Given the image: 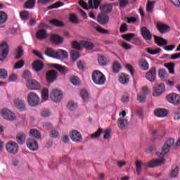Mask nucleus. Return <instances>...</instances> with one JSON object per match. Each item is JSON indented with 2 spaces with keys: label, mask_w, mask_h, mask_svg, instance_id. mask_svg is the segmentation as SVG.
<instances>
[{
  "label": "nucleus",
  "mask_w": 180,
  "mask_h": 180,
  "mask_svg": "<svg viewBox=\"0 0 180 180\" xmlns=\"http://www.w3.org/2000/svg\"><path fill=\"white\" fill-rule=\"evenodd\" d=\"M165 67L167 68L169 74H175V63H168L165 64Z\"/></svg>",
  "instance_id": "nucleus-38"
},
{
  "label": "nucleus",
  "mask_w": 180,
  "mask_h": 180,
  "mask_svg": "<svg viewBox=\"0 0 180 180\" xmlns=\"http://www.w3.org/2000/svg\"><path fill=\"white\" fill-rule=\"evenodd\" d=\"M146 78L148 81L150 82H154L155 81V78H157V68L155 67H153L146 74Z\"/></svg>",
  "instance_id": "nucleus-12"
},
{
  "label": "nucleus",
  "mask_w": 180,
  "mask_h": 180,
  "mask_svg": "<svg viewBox=\"0 0 180 180\" xmlns=\"http://www.w3.org/2000/svg\"><path fill=\"white\" fill-rule=\"evenodd\" d=\"M120 46H121V47H123L124 50H131V49H133L131 44H128L127 42H125L124 41L120 43Z\"/></svg>",
  "instance_id": "nucleus-49"
},
{
  "label": "nucleus",
  "mask_w": 180,
  "mask_h": 180,
  "mask_svg": "<svg viewBox=\"0 0 180 180\" xmlns=\"http://www.w3.org/2000/svg\"><path fill=\"white\" fill-rule=\"evenodd\" d=\"M164 162H165V159H162V160L155 159L149 162L148 163V167H149V168H154L155 167L162 165Z\"/></svg>",
  "instance_id": "nucleus-21"
},
{
  "label": "nucleus",
  "mask_w": 180,
  "mask_h": 180,
  "mask_svg": "<svg viewBox=\"0 0 180 180\" xmlns=\"http://www.w3.org/2000/svg\"><path fill=\"white\" fill-rule=\"evenodd\" d=\"M141 34L146 41H151L153 40V34L146 27H143L141 29Z\"/></svg>",
  "instance_id": "nucleus-11"
},
{
  "label": "nucleus",
  "mask_w": 180,
  "mask_h": 180,
  "mask_svg": "<svg viewBox=\"0 0 180 180\" xmlns=\"http://www.w3.org/2000/svg\"><path fill=\"white\" fill-rule=\"evenodd\" d=\"M27 101L30 106H37L40 102V98L34 92L28 94Z\"/></svg>",
  "instance_id": "nucleus-6"
},
{
  "label": "nucleus",
  "mask_w": 180,
  "mask_h": 180,
  "mask_svg": "<svg viewBox=\"0 0 180 180\" xmlns=\"http://www.w3.org/2000/svg\"><path fill=\"white\" fill-rule=\"evenodd\" d=\"M70 20L72 23H75V25H78V23H79V21L78 20V18L75 14H70Z\"/></svg>",
  "instance_id": "nucleus-57"
},
{
  "label": "nucleus",
  "mask_w": 180,
  "mask_h": 180,
  "mask_svg": "<svg viewBox=\"0 0 180 180\" xmlns=\"http://www.w3.org/2000/svg\"><path fill=\"white\" fill-rule=\"evenodd\" d=\"M101 12H105V13H110L113 11V6L112 4H105L100 6Z\"/></svg>",
  "instance_id": "nucleus-30"
},
{
  "label": "nucleus",
  "mask_w": 180,
  "mask_h": 180,
  "mask_svg": "<svg viewBox=\"0 0 180 180\" xmlns=\"http://www.w3.org/2000/svg\"><path fill=\"white\" fill-rule=\"evenodd\" d=\"M51 67L53 68H55V70H58V71H59V72L62 73L63 75H65V74H67L68 70H67V67L65 66L53 63L52 64Z\"/></svg>",
  "instance_id": "nucleus-27"
},
{
  "label": "nucleus",
  "mask_w": 180,
  "mask_h": 180,
  "mask_svg": "<svg viewBox=\"0 0 180 180\" xmlns=\"http://www.w3.org/2000/svg\"><path fill=\"white\" fill-rule=\"evenodd\" d=\"M35 4L36 1L28 0L24 4V8L25 9H33V8H34Z\"/></svg>",
  "instance_id": "nucleus-37"
},
{
  "label": "nucleus",
  "mask_w": 180,
  "mask_h": 180,
  "mask_svg": "<svg viewBox=\"0 0 180 180\" xmlns=\"http://www.w3.org/2000/svg\"><path fill=\"white\" fill-rule=\"evenodd\" d=\"M98 61L100 65L106 66L109 64V59L105 56H98Z\"/></svg>",
  "instance_id": "nucleus-31"
},
{
  "label": "nucleus",
  "mask_w": 180,
  "mask_h": 180,
  "mask_svg": "<svg viewBox=\"0 0 180 180\" xmlns=\"http://www.w3.org/2000/svg\"><path fill=\"white\" fill-rule=\"evenodd\" d=\"M23 65H25V60L21 59L15 64L14 70H19L22 68Z\"/></svg>",
  "instance_id": "nucleus-55"
},
{
  "label": "nucleus",
  "mask_w": 180,
  "mask_h": 180,
  "mask_svg": "<svg viewBox=\"0 0 180 180\" xmlns=\"http://www.w3.org/2000/svg\"><path fill=\"white\" fill-rule=\"evenodd\" d=\"M79 5L83 8V9H94V1L92 0H89V6L84 0H79Z\"/></svg>",
  "instance_id": "nucleus-24"
},
{
  "label": "nucleus",
  "mask_w": 180,
  "mask_h": 180,
  "mask_svg": "<svg viewBox=\"0 0 180 180\" xmlns=\"http://www.w3.org/2000/svg\"><path fill=\"white\" fill-rule=\"evenodd\" d=\"M139 65L141 70H143V71H147V70L150 68L148 62L146 59H141L139 62Z\"/></svg>",
  "instance_id": "nucleus-29"
},
{
  "label": "nucleus",
  "mask_w": 180,
  "mask_h": 180,
  "mask_svg": "<svg viewBox=\"0 0 180 180\" xmlns=\"http://www.w3.org/2000/svg\"><path fill=\"white\" fill-rule=\"evenodd\" d=\"M46 79L49 84L53 83L56 79H57V72L56 70L47 72L46 75Z\"/></svg>",
  "instance_id": "nucleus-15"
},
{
  "label": "nucleus",
  "mask_w": 180,
  "mask_h": 180,
  "mask_svg": "<svg viewBox=\"0 0 180 180\" xmlns=\"http://www.w3.org/2000/svg\"><path fill=\"white\" fill-rule=\"evenodd\" d=\"M97 22L100 25H106L109 22V15L105 13H100L97 17Z\"/></svg>",
  "instance_id": "nucleus-17"
},
{
  "label": "nucleus",
  "mask_w": 180,
  "mask_h": 180,
  "mask_svg": "<svg viewBox=\"0 0 180 180\" xmlns=\"http://www.w3.org/2000/svg\"><path fill=\"white\" fill-rule=\"evenodd\" d=\"M129 30V28L127 27V24L125 22L122 23L120 27V33H126Z\"/></svg>",
  "instance_id": "nucleus-61"
},
{
  "label": "nucleus",
  "mask_w": 180,
  "mask_h": 180,
  "mask_svg": "<svg viewBox=\"0 0 180 180\" xmlns=\"http://www.w3.org/2000/svg\"><path fill=\"white\" fill-rule=\"evenodd\" d=\"M30 136L31 137H34V139H37L38 140L41 138V135L40 134V131L36 129H30Z\"/></svg>",
  "instance_id": "nucleus-34"
},
{
  "label": "nucleus",
  "mask_w": 180,
  "mask_h": 180,
  "mask_svg": "<svg viewBox=\"0 0 180 180\" xmlns=\"http://www.w3.org/2000/svg\"><path fill=\"white\" fill-rule=\"evenodd\" d=\"M41 115L42 117H49L51 115V112L50 110L45 109L41 111Z\"/></svg>",
  "instance_id": "nucleus-64"
},
{
  "label": "nucleus",
  "mask_w": 180,
  "mask_h": 180,
  "mask_svg": "<svg viewBox=\"0 0 180 180\" xmlns=\"http://www.w3.org/2000/svg\"><path fill=\"white\" fill-rule=\"evenodd\" d=\"M158 77L162 81H165L169 77L168 72L165 69H160L158 71Z\"/></svg>",
  "instance_id": "nucleus-33"
},
{
  "label": "nucleus",
  "mask_w": 180,
  "mask_h": 180,
  "mask_svg": "<svg viewBox=\"0 0 180 180\" xmlns=\"http://www.w3.org/2000/svg\"><path fill=\"white\" fill-rule=\"evenodd\" d=\"M20 16L21 18V19H22V20H27V19H29V11H22L20 13Z\"/></svg>",
  "instance_id": "nucleus-58"
},
{
  "label": "nucleus",
  "mask_w": 180,
  "mask_h": 180,
  "mask_svg": "<svg viewBox=\"0 0 180 180\" xmlns=\"http://www.w3.org/2000/svg\"><path fill=\"white\" fill-rule=\"evenodd\" d=\"M70 82L72 84V85L78 86V85L81 84V80H79L78 77L73 76L70 79Z\"/></svg>",
  "instance_id": "nucleus-48"
},
{
  "label": "nucleus",
  "mask_w": 180,
  "mask_h": 180,
  "mask_svg": "<svg viewBox=\"0 0 180 180\" xmlns=\"http://www.w3.org/2000/svg\"><path fill=\"white\" fill-rule=\"evenodd\" d=\"M136 171L139 176L141 175V161L135 162Z\"/></svg>",
  "instance_id": "nucleus-50"
},
{
  "label": "nucleus",
  "mask_w": 180,
  "mask_h": 180,
  "mask_svg": "<svg viewBox=\"0 0 180 180\" xmlns=\"http://www.w3.org/2000/svg\"><path fill=\"white\" fill-rule=\"evenodd\" d=\"M156 27L161 34L168 33V32L171 30V27H169L168 25L162 22H158Z\"/></svg>",
  "instance_id": "nucleus-13"
},
{
  "label": "nucleus",
  "mask_w": 180,
  "mask_h": 180,
  "mask_svg": "<svg viewBox=\"0 0 180 180\" xmlns=\"http://www.w3.org/2000/svg\"><path fill=\"white\" fill-rule=\"evenodd\" d=\"M154 114L157 117H167L168 116V110L164 108H158L155 110Z\"/></svg>",
  "instance_id": "nucleus-22"
},
{
  "label": "nucleus",
  "mask_w": 180,
  "mask_h": 180,
  "mask_svg": "<svg viewBox=\"0 0 180 180\" xmlns=\"http://www.w3.org/2000/svg\"><path fill=\"white\" fill-rule=\"evenodd\" d=\"M51 41L54 43V44H61L64 41V38L58 34H52L51 35Z\"/></svg>",
  "instance_id": "nucleus-23"
},
{
  "label": "nucleus",
  "mask_w": 180,
  "mask_h": 180,
  "mask_svg": "<svg viewBox=\"0 0 180 180\" xmlns=\"http://www.w3.org/2000/svg\"><path fill=\"white\" fill-rule=\"evenodd\" d=\"M64 5V3L61 1H57L55 4L49 6L48 7V9H57V8H60V6H63Z\"/></svg>",
  "instance_id": "nucleus-54"
},
{
  "label": "nucleus",
  "mask_w": 180,
  "mask_h": 180,
  "mask_svg": "<svg viewBox=\"0 0 180 180\" xmlns=\"http://www.w3.org/2000/svg\"><path fill=\"white\" fill-rule=\"evenodd\" d=\"M8 54H9V46L6 42H4L0 45V61H5Z\"/></svg>",
  "instance_id": "nucleus-4"
},
{
  "label": "nucleus",
  "mask_w": 180,
  "mask_h": 180,
  "mask_svg": "<svg viewBox=\"0 0 180 180\" xmlns=\"http://www.w3.org/2000/svg\"><path fill=\"white\" fill-rule=\"evenodd\" d=\"M70 139L75 143H81V141H82V136L77 130L72 131L70 134Z\"/></svg>",
  "instance_id": "nucleus-16"
},
{
  "label": "nucleus",
  "mask_w": 180,
  "mask_h": 180,
  "mask_svg": "<svg viewBox=\"0 0 180 180\" xmlns=\"http://www.w3.org/2000/svg\"><path fill=\"white\" fill-rule=\"evenodd\" d=\"M127 120L120 118L117 120V126L120 130H124L126 126H127Z\"/></svg>",
  "instance_id": "nucleus-32"
},
{
  "label": "nucleus",
  "mask_w": 180,
  "mask_h": 180,
  "mask_svg": "<svg viewBox=\"0 0 180 180\" xmlns=\"http://www.w3.org/2000/svg\"><path fill=\"white\" fill-rule=\"evenodd\" d=\"M8 77V71L6 69L1 68L0 69V79H6Z\"/></svg>",
  "instance_id": "nucleus-52"
},
{
  "label": "nucleus",
  "mask_w": 180,
  "mask_h": 180,
  "mask_svg": "<svg viewBox=\"0 0 180 180\" xmlns=\"http://www.w3.org/2000/svg\"><path fill=\"white\" fill-rule=\"evenodd\" d=\"M80 95L84 102H88V99H89V94L88 93V91L86 89L82 90L80 91Z\"/></svg>",
  "instance_id": "nucleus-43"
},
{
  "label": "nucleus",
  "mask_w": 180,
  "mask_h": 180,
  "mask_svg": "<svg viewBox=\"0 0 180 180\" xmlns=\"http://www.w3.org/2000/svg\"><path fill=\"white\" fill-rule=\"evenodd\" d=\"M146 51L147 53L149 54H151L152 56H155L160 53H161V49L160 48H157L155 50H153L151 48H146Z\"/></svg>",
  "instance_id": "nucleus-45"
},
{
  "label": "nucleus",
  "mask_w": 180,
  "mask_h": 180,
  "mask_svg": "<svg viewBox=\"0 0 180 180\" xmlns=\"http://www.w3.org/2000/svg\"><path fill=\"white\" fill-rule=\"evenodd\" d=\"M6 150L10 154H18L19 146L13 141H9L6 144Z\"/></svg>",
  "instance_id": "nucleus-3"
},
{
  "label": "nucleus",
  "mask_w": 180,
  "mask_h": 180,
  "mask_svg": "<svg viewBox=\"0 0 180 180\" xmlns=\"http://www.w3.org/2000/svg\"><path fill=\"white\" fill-rule=\"evenodd\" d=\"M122 70V65L119 62H115L112 65V72L114 74H117Z\"/></svg>",
  "instance_id": "nucleus-41"
},
{
  "label": "nucleus",
  "mask_w": 180,
  "mask_h": 180,
  "mask_svg": "<svg viewBox=\"0 0 180 180\" xmlns=\"http://www.w3.org/2000/svg\"><path fill=\"white\" fill-rule=\"evenodd\" d=\"M68 58V52L67 51H64L63 49H59L56 51L55 58H60V60H65V58Z\"/></svg>",
  "instance_id": "nucleus-20"
},
{
  "label": "nucleus",
  "mask_w": 180,
  "mask_h": 180,
  "mask_svg": "<svg viewBox=\"0 0 180 180\" xmlns=\"http://www.w3.org/2000/svg\"><path fill=\"white\" fill-rule=\"evenodd\" d=\"M135 37H136V34L134 33H127L121 36V37L124 40H126V41H131V39L134 38Z\"/></svg>",
  "instance_id": "nucleus-39"
},
{
  "label": "nucleus",
  "mask_w": 180,
  "mask_h": 180,
  "mask_svg": "<svg viewBox=\"0 0 180 180\" xmlns=\"http://www.w3.org/2000/svg\"><path fill=\"white\" fill-rule=\"evenodd\" d=\"M77 106V103H74V101H69L68 103V108L70 110H74Z\"/></svg>",
  "instance_id": "nucleus-63"
},
{
  "label": "nucleus",
  "mask_w": 180,
  "mask_h": 180,
  "mask_svg": "<svg viewBox=\"0 0 180 180\" xmlns=\"http://www.w3.org/2000/svg\"><path fill=\"white\" fill-rule=\"evenodd\" d=\"M18 81V75L13 73L8 77V82H16Z\"/></svg>",
  "instance_id": "nucleus-62"
},
{
  "label": "nucleus",
  "mask_w": 180,
  "mask_h": 180,
  "mask_svg": "<svg viewBox=\"0 0 180 180\" xmlns=\"http://www.w3.org/2000/svg\"><path fill=\"white\" fill-rule=\"evenodd\" d=\"M165 91V85L164 84H160L155 86L153 91V96H160Z\"/></svg>",
  "instance_id": "nucleus-19"
},
{
  "label": "nucleus",
  "mask_w": 180,
  "mask_h": 180,
  "mask_svg": "<svg viewBox=\"0 0 180 180\" xmlns=\"http://www.w3.org/2000/svg\"><path fill=\"white\" fill-rule=\"evenodd\" d=\"M167 101L172 105H178L180 103V96L176 93H172L167 96Z\"/></svg>",
  "instance_id": "nucleus-8"
},
{
  "label": "nucleus",
  "mask_w": 180,
  "mask_h": 180,
  "mask_svg": "<svg viewBox=\"0 0 180 180\" xmlns=\"http://www.w3.org/2000/svg\"><path fill=\"white\" fill-rule=\"evenodd\" d=\"M13 102L16 109L19 112H25L26 110V102H25V100L17 98L14 99Z\"/></svg>",
  "instance_id": "nucleus-9"
},
{
  "label": "nucleus",
  "mask_w": 180,
  "mask_h": 180,
  "mask_svg": "<svg viewBox=\"0 0 180 180\" xmlns=\"http://www.w3.org/2000/svg\"><path fill=\"white\" fill-rule=\"evenodd\" d=\"M15 139L17 143L22 146V144H25V141H26V134L23 132H20L17 134Z\"/></svg>",
  "instance_id": "nucleus-26"
},
{
  "label": "nucleus",
  "mask_w": 180,
  "mask_h": 180,
  "mask_svg": "<svg viewBox=\"0 0 180 180\" xmlns=\"http://www.w3.org/2000/svg\"><path fill=\"white\" fill-rule=\"evenodd\" d=\"M130 80V77L127 75L122 74V75L120 77L118 81L121 84H129V81Z\"/></svg>",
  "instance_id": "nucleus-35"
},
{
  "label": "nucleus",
  "mask_w": 180,
  "mask_h": 180,
  "mask_svg": "<svg viewBox=\"0 0 180 180\" xmlns=\"http://www.w3.org/2000/svg\"><path fill=\"white\" fill-rule=\"evenodd\" d=\"M102 131H103V129H102V128H99L95 133L92 134L90 137L91 139H98V137H100Z\"/></svg>",
  "instance_id": "nucleus-56"
},
{
  "label": "nucleus",
  "mask_w": 180,
  "mask_h": 180,
  "mask_svg": "<svg viewBox=\"0 0 180 180\" xmlns=\"http://www.w3.org/2000/svg\"><path fill=\"white\" fill-rule=\"evenodd\" d=\"M27 87L31 91L40 89V83L35 79L28 80L27 82Z\"/></svg>",
  "instance_id": "nucleus-14"
},
{
  "label": "nucleus",
  "mask_w": 180,
  "mask_h": 180,
  "mask_svg": "<svg viewBox=\"0 0 180 180\" xmlns=\"http://www.w3.org/2000/svg\"><path fill=\"white\" fill-rule=\"evenodd\" d=\"M56 51L51 48H46L45 51V55L47 56L48 57H51L52 58H56Z\"/></svg>",
  "instance_id": "nucleus-36"
},
{
  "label": "nucleus",
  "mask_w": 180,
  "mask_h": 180,
  "mask_svg": "<svg viewBox=\"0 0 180 180\" xmlns=\"http://www.w3.org/2000/svg\"><path fill=\"white\" fill-rule=\"evenodd\" d=\"M1 115L6 120L13 121L16 120V115L12 112V110L8 108H4L1 111Z\"/></svg>",
  "instance_id": "nucleus-5"
},
{
  "label": "nucleus",
  "mask_w": 180,
  "mask_h": 180,
  "mask_svg": "<svg viewBox=\"0 0 180 180\" xmlns=\"http://www.w3.org/2000/svg\"><path fill=\"white\" fill-rule=\"evenodd\" d=\"M91 78L96 85H104L106 82L105 75L99 70H96L92 73Z\"/></svg>",
  "instance_id": "nucleus-2"
},
{
  "label": "nucleus",
  "mask_w": 180,
  "mask_h": 180,
  "mask_svg": "<svg viewBox=\"0 0 180 180\" xmlns=\"http://www.w3.org/2000/svg\"><path fill=\"white\" fill-rule=\"evenodd\" d=\"M71 58L72 61H77L79 58V52L78 51L73 50L70 53Z\"/></svg>",
  "instance_id": "nucleus-47"
},
{
  "label": "nucleus",
  "mask_w": 180,
  "mask_h": 180,
  "mask_svg": "<svg viewBox=\"0 0 180 180\" xmlns=\"http://www.w3.org/2000/svg\"><path fill=\"white\" fill-rule=\"evenodd\" d=\"M50 98L55 103H60L63 99V93L60 90H53L51 93Z\"/></svg>",
  "instance_id": "nucleus-7"
},
{
  "label": "nucleus",
  "mask_w": 180,
  "mask_h": 180,
  "mask_svg": "<svg viewBox=\"0 0 180 180\" xmlns=\"http://www.w3.org/2000/svg\"><path fill=\"white\" fill-rule=\"evenodd\" d=\"M8 20V15L6 12L0 11V25H4Z\"/></svg>",
  "instance_id": "nucleus-46"
},
{
  "label": "nucleus",
  "mask_w": 180,
  "mask_h": 180,
  "mask_svg": "<svg viewBox=\"0 0 180 180\" xmlns=\"http://www.w3.org/2000/svg\"><path fill=\"white\" fill-rule=\"evenodd\" d=\"M49 23L53 25V26H56V27H63V26H64V23L57 19L51 20Z\"/></svg>",
  "instance_id": "nucleus-40"
},
{
  "label": "nucleus",
  "mask_w": 180,
  "mask_h": 180,
  "mask_svg": "<svg viewBox=\"0 0 180 180\" xmlns=\"http://www.w3.org/2000/svg\"><path fill=\"white\" fill-rule=\"evenodd\" d=\"M153 37L155 44L159 46V47H162V46H167L168 44V41L161 37L154 35Z\"/></svg>",
  "instance_id": "nucleus-18"
},
{
  "label": "nucleus",
  "mask_w": 180,
  "mask_h": 180,
  "mask_svg": "<svg viewBox=\"0 0 180 180\" xmlns=\"http://www.w3.org/2000/svg\"><path fill=\"white\" fill-rule=\"evenodd\" d=\"M77 68L80 71H84L85 69V62L82 60H79L77 62Z\"/></svg>",
  "instance_id": "nucleus-60"
},
{
  "label": "nucleus",
  "mask_w": 180,
  "mask_h": 180,
  "mask_svg": "<svg viewBox=\"0 0 180 180\" xmlns=\"http://www.w3.org/2000/svg\"><path fill=\"white\" fill-rule=\"evenodd\" d=\"M36 37L39 40L47 39V32L46 30H39L37 32Z\"/></svg>",
  "instance_id": "nucleus-28"
},
{
  "label": "nucleus",
  "mask_w": 180,
  "mask_h": 180,
  "mask_svg": "<svg viewBox=\"0 0 180 180\" xmlns=\"http://www.w3.org/2000/svg\"><path fill=\"white\" fill-rule=\"evenodd\" d=\"M178 174H179V167L176 166L173 168L169 174L170 178H176L178 176Z\"/></svg>",
  "instance_id": "nucleus-44"
},
{
  "label": "nucleus",
  "mask_w": 180,
  "mask_h": 180,
  "mask_svg": "<svg viewBox=\"0 0 180 180\" xmlns=\"http://www.w3.org/2000/svg\"><path fill=\"white\" fill-rule=\"evenodd\" d=\"M22 56H23V48L22 46H19L17 49V55L15 56V60H19V58H22Z\"/></svg>",
  "instance_id": "nucleus-53"
},
{
  "label": "nucleus",
  "mask_w": 180,
  "mask_h": 180,
  "mask_svg": "<svg viewBox=\"0 0 180 180\" xmlns=\"http://www.w3.org/2000/svg\"><path fill=\"white\" fill-rule=\"evenodd\" d=\"M154 1H148L146 4V11L147 12H153V9L154 8Z\"/></svg>",
  "instance_id": "nucleus-59"
},
{
  "label": "nucleus",
  "mask_w": 180,
  "mask_h": 180,
  "mask_svg": "<svg viewBox=\"0 0 180 180\" xmlns=\"http://www.w3.org/2000/svg\"><path fill=\"white\" fill-rule=\"evenodd\" d=\"M32 67L36 72H39L44 68V64L41 60H35L32 63Z\"/></svg>",
  "instance_id": "nucleus-25"
},
{
  "label": "nucleus",
  "mask_w": 180,
  "mask_h": 180,
  "mask_svg": "<svg viewBox=\"0 0 180 180\" xmlns=\"http://www.w3.org/2000/svg\"><path fill=\"white\" fill-rule=\"evenodd\" d=\"M41 96H42V99H43V101H44V102H46V101H47V99H49V89L45 88V89H42Z\"/></svg>",
  "instance_id": "nucleus-51"
},
{
  "label": "nucleus",
  "mask_w": 180,
  "mask_h": 180,
  "mask_svg": "<svg viewBox=\"0 0 180 180\" xmlns=\"http://www.w3.org/2000/svg\"><path fill=\"white\" fill-rule=\"evenodd\" d=\"M26 145L30 151H37L39 150V142L32 138L27 140Z\"/></svg>",
  "instance_id": "nucleus-10"
},
{
  "label": "nucleus",
  "mask_w": 180,
  "mask_h": 180,
  "mask_svg": "<svg viewBox=\"0 0 180 180\" xmlns=\"http://www.w3.org/2000/svg\"><path fill=\"white\" fill-rule=\"evenodd\" d=\"M175 144V139L174 138H169L166 142L164 143L163 147L162 148V152H157L156 155L158 157H164L165 154H168L171 148Z\"/></svg>",
  "instance_id": "nucleus-1"
},
{
  "label": "nucleus",
  "mask_w": 180,
  "mask_h": 180,
  "mask_svg": "<svg viewBox=\"0 0 180 180\" xmlns=\"http://www.w3.org/2000/svg\"><path fill=\"white\" fill-rule=\"evenodd\" d=\"M81 44L82 46H84V47H85V49H86L87 50H92V49L95 47V45L94 44L86 41H82Z\"/></svg>",
  "instance_id": "nucleus-42"
}]
</instances>
